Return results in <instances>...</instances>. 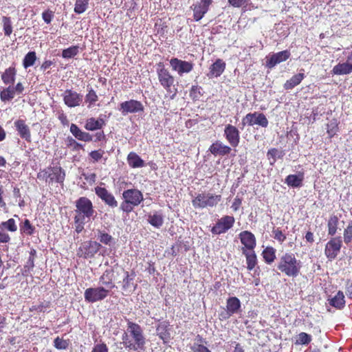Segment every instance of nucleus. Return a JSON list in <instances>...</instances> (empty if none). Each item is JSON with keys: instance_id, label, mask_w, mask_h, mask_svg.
Wrapping results in <instances>:
<instances>
[{"instance_id": "obj_1", "label": "nucleus", "mask_w": 352, "mask_h": 352, "mask_svg": "<svg viewBox=\"0 0 352 352\" xmlns=\"http://www.w3.org/2000/svg\"><path fill=\"white\" fill-rule=\"evenodd\" d=\"M126 330L122 336V344L129 351L145 350L146 338L142 327L132 321L127 320Z\"/></svg>"}, {"instance_id": "obj_2", "label": "nucleus", "mask_w": 352, "mask_h": 352, "mask_svg": "<svg viewBox=\"0 0 352 352\" xmlns=\"http://www.w3.org/2000/svg\"><path fill=\"white\" fill-rule=\"evenodd\" d=\"M276 268L283 274L296 278L300 274L302 262L294 253L287 252L279 256Z\"/></svg>"}, {"instance_id": "obj_3", "label": "nucleus", "mask_w": 352, "mask_h": 352, "mask_svg": "<svg viewBox=\"0 0 352 352\" xmlns=\"http://www.w3.org/2000/svg\"><path fill=\"white\" fill-rule=\"evenodd\" d=\"M221 200L220 195H214L210 192L199 193L192 201L195 208H204L216 206Z\"/></svg>"}, {"instance_id": "obj_4", "label": "nucleus", "mask_w": 352, "mask_h": 352, "mask_svg": "<svg viewBox=\"0 0 352 352\" xmlns=\"http://www.w3.org/2000/svg\"><path fill=\"white\" fill-rule=\"evenodd\" d=\"M241 307V303L237 297H229L226 300V308H223V310L219 313V319L221 321L228 320L232 316L239 313Z\"/></svg>"}, {"instance_id": "obj_5", "label": "nucleus", "mask_w": 352, "mask_h": 352, "mask_svg": "<svg viewBox=\"0 0 352 352\" xmlns=\"http://www.w3.org/2000/svg\"><path fill=\"white\" fill-rule=\"evenodd\" d=\"M110 294L104 287H89L85 289L84 298L86 302L94 303L102 301L109 296Z\"/></svg>"}, {"instance_id": "obj_6", "label": "nucleus", "mask_w": 352, "mask_h": 352, "mask_svg": "<svg viewBox=\"0 0 352 352\" xmlns=\"http://www.w3.org/2000/svg\"><path fill=\"white\" fill-rule=\"evenodd\" d=\"M101 245L93 241H88L82 243L77 251V255L84 258H89L100 250Z\"/></svg>"}, {"instance_id": "obj_7", "label": "nucleus", "mask_w": 352, "mask_h": 352, "mask_svg": "<svg viewBox=\"0 0 352 352\" xmlns=\"http://www.w3.org/2000/svg\"><path fill=\"white\" fill-rule=\"evenodd\" d=\"M157 74L160 85L168 91L173 85L175 78L170 74L169 71L164 67V65L160 63L157 65Z\"/></svg>"}, {"instance_id": "obj_8", "label": "nucleus", "mask_w": 352, "mask_h": 352, "mask_svg": "<svg viewBox=\"0 0 352 352\" xmlns=\"http://www.w3.org/2000/svg\"><path fill=\"white\" fill-rule=\"evenodd\" d=\"M340 237L331 238L325 245L324 254L329 261L334 260L340 252L342 248Z\"/></svg>"}, {"instance_id": "obj_9", "label": "nucleus", "mask_w": 352, "mask_h": 352, "mask_svg": "<svg viewBox=\"0 0 352 352\" xmlns=\"http://www.w3.org/2000/svg\"><path fill=\"white\" fill-rule=\"evenodd\" d=\"M242 124L243 126L245 124L249 126L257 124L265 128L268 126L269 122L266 116L263 113L254 112L248 113L243 118Z\"/></svg>"}, {"instance_id": "obj_10", "label": "nucleus", "mask_w": 352, "mask_h": 352, "mask_svg": "<svg viewBox=\"0 0 352 352\" xmlns=\"http://www.w3.org/2000/svg\"><path fill=\"white\" fill-rule=\"evenodd\" d=\"M118 110L122 115L126 116L129 113H135L144 111V106L141 102L135 100H130L120 104Z\"/></svg>"}, {"instance_id": "obj_11", "label": "nucleus", "mask_w": 352, "mask_h": 352, "mask_svg": "<svg viewBox=\"0 0 352 352\" xmlns=\"http://www.w3.org/2000/svg\"><path fill=\"white\" fill-rule=\"evenodd\" d=\"M170 65L173 70L177 72L179 76H182L184 74L190 73L194 65L191 62L182 60L177 58H173L170 60Z\"/></svg>"}, {"instance_id": "obj_12", "label": "nucleus", "mask_w": 352, "mask_h": 352, "mask_svg": "<svg viewBox=\"0 0 352 352\" xmlns=\"http://www.w3.org/2000/svg\"><path fill=\"white\" fill-rule=\"evenodd\" d=\"M291 56V52L286 50L277 53H274L267 58L266 66L272 69L276 65L287 60Z\"/></svg>"}, {"instance_id": "obj_13", "label": "nucleus", "mask_w": 352, "mask_h": 352, "mask_svg": "<svg viewBox=\"0 0 352 352\" xmlns=\"http://www.w3.org/2000/svg\"><path fill=\"white\" fill-rule=\"evenodd\" d=\"M224 136L232 146L236 147L239 145L240 132L236 126L227 124L224 129Z\"/></svg>"}, {"instance_id": "obj_14", "label": "nucleus", "mask_w": 352, "mask_h": 352, "mask_svg": "<svg viewBox=\"0 0 352 352\" xmlns=\"http://www.w3.org/2000/svg\"><path fill=\"white\" fill-rule=\"evenodd\" d=\"M63 101L68 107H76L82 101V95L71 89H67L63 94Z\"/></svg>"}, {"instance_id": "obj_15", "label": "nucleus", "mask_w": 352, "mask_h": 352, "mask_svg": "<svg viewBox=\"0 0 352 352\" xmlns=\"http://www.w3.org/2000/svg\"><path fill=\"white\" fill-rule=\"evenodd\" d=\"M77 212L82 214L83 218H90L94 212L92 204L86 197H80L76 201Z\"/></svg>"}, {"instance_id": "obj_16", "label": "nucleus", "mask_w": 352, "mask_h": 352, "mask_svg": "<svg viewBox=\"0 0 352 352\" xmlns=\"http://www.w3.org/2000/svg\"><path fill=\"white\" fill-rule=\"evenodd\" d=\"M95 192L97 196L109 207L116 208L118 206V202L113 195L109 192L105 188L97 186L95 188Z\"/></svg>"}, {"instance_id": "obj_17", "label": "nucleus", "mask_w": 352, "mask_h": 352, "mask_svg": "<svg viewBox=\"0 0 352 352\" xmlns=\"http://www.w3.org/2000/svg\"><path fill=\"white\" fill-rule=\"evenodd\" d=\"M332 72L336 75H347L352 73V51L347 56L345 62L339 63L333 67Z\"/></svg>"}, {"instance_id": "obj_18", "label": "nucleus", "mask_w": 352, "mask_h": 352, "mask_svg": "<svg viewBox=\"0 0 352 352\" xmlns=\"http://www.w3.org/2000/svg\"><path fill=\"white\" fill-rule=\"evenodd\" d=\"M122 197L128 203L133 206H138L143 201V195L138 189H128L123 192Z\"/></svg>"}, {"instance_id": "obj_19", "label": "nucleus", "mask_w": 352, "mask_h": 352, "mask_svg": "<svg viewBox=\"0 0 352 352\" xmlns=\"http://www.w3.org/2000/svg\"><path fill=\"white\" fill-rule=\"evenodd\" d=\"M100 287H104L110 294L111 291L116 287L113 282V270H106L99 278Z\"/></svg>"}, {"instance_id": "obj_20", "label": "nucleus", "mask_w": 352, "mask_h": 352, "mask_svg": "<svg viewBox=\"0 0 352 352\" xmlns=\"http://www.w3.org/2000/svg\"><path fill=\"white\" fill-rule=\"evenodd\" d=\"M239 239L241 243L244 245L243 250H252L255 248L256 243L254 235L249 231H243L239 234Z\"/></svg>"}, {"instance_id": "obj_21", "label": "nucleus", "mask_w": 352, "mask_h": 352, "mask_svg": "<svg viewBox=\"0 0 352 352\" xmlns=\"http://www.w3.org/2000/svg\"><path fill=\"white\" fill-rule=\"evenodd\" d=\"M209 5L205 4L202 1L197 2L190 6L193 11V18L195 21H200L209 10Z\"/></svg>"}, {"instance_id": "obj_22", "label": "nucleus", "mask_w": 352, "mask_h": 352, "mask_svg": "<svg viewBox=\"0 0 352 352\" xmlns=\"http://www.w3.org/2000/svg\"><path fill=\"white\" fill-rule=\"evenodd\" d=\"M14 126L18 134L22 139L27 142H31V132L30 127L25 124L23 120H17L14 122Z\"/></svg>"}, {"instance_id": "obj_23", "label": "nucleus", "mask_w": 352, "mask_h": 352, "mask_svg": "<svg viewBox=\"0 0 352 352\" xmlns=\"http://www.w3.org/2000/svg\"><path fill=\"white\" fill-rule=\"evenodd\" d=\"M49 182H56L57 183H63L65 177V170L60 166H53L49 168Z\"/></svg>"}, {"instance_id": "obj_24", "label": "nucleus", "mask_w": 352, "mask_h": 352, "mask_svg": "<svg viewBox=\"0 0 352 352\" xmlns=\"http://www.w3.org/2000/svg\"><path fill=\"white\" fill-rule=\"evenodd\" d=\"M226 69V63L225 62L220 58L216 60V61L211 65L210 67L209 73L207 74L209 78H212L214 77H219L221 75V74L224 72Z\"/></svg>"}, {"instance_id": "obj_25", "label": "nucleus", "mask_w": 352, "mask_h": 352, "mask_svg": "<svg viewBox=\"0 0 352 352\" xmlns=\"http://www.w3.org/2000/svg\"><path fill=\"white\" fill-rule=\"evenodd\" d=\"M169 326V322L165 320L160 322L156 327L157 335L164 343H166L170 338Z\"/></svg>"}, {"instance_id": "obj_26", "label": "nucleus", "mask_w": 352, "mask_h": 352, "mask_svg": "<svg viewBox=\"0 0 352 352\" xmlns=\"http://www.w3.org/2000/svg\"><path fill=\"white\" fill-rule=\"evenodd\" d=\"M124 272V278L122 281V290L126 292L131 289L132 287L133 290L136 288L137 285L133 283V279L135 276V272L132 271L131 274H129L128 271H125L124 269H122Z\"/></svg>"}, {"instance_id": "obj_27", "label": "nucleus", "mask_w": 352, "mask_h": 352, "mask_svg": "<svg viewBox=\"0 0 352 352\" xmlns=\"http://www.w3.org/2000/svg\"><path fill=\"white\" fill-rule=\"evenodd\" d=\"M209 151L212 154L214 155H225L230 153L231 148L223 144L219 141H217L210 146Z\"/></svg>"}, {"instance_id": "obj_28", "label": "nucleus", "mask_w": 352, "mask_h": 352, "mask_svg": "<svg viewBox=\"0 0 352 352\" xmlns=\"http://www.w3.org/2000/svg\"><path fill=\"white\" fill-rule=\"evenodd\" d=\"M71 133L78 140L90 142L92 140V135L87 132L82 131L76 124H72L70 126Z\"/></svg>"}, {"instance_id": "obj_29", "label": "nucleus", "mask_w": 352, "mask_h": 352, "mask_svg": "<svg viewBox=\"0 0 352 352\" xmlns=\"http://www.w3.org/2000/svg\"><path fill=\"white\" fill-rule=\"evenodd\" d=\"M16 69L14 66H10L6 69L1 74V78L5 85H12L16 79Z\"/></svg>"}, {"instance_id": "obj_30", "label": "nucleus", "mask_w": 352, "mask_h": 352, "mask_svg": "<svg viewBox=\"0 0 352 352\" xmlns=\"http://www.w3.org/2000/svg\"><path fill=\"white\" fill-rule=\"evenodd\" d=\"M105 124L104 120L101 117H99L98 119L89 118L86 120L85 128L87 131H93L102 129Z\"/></svg>"}, {"instance_id": "obj_31", "label": "nucleus", "mask_w": 352, "mask_h": 352, "mask_svg": "<svg viewBox=\"0 0 352 352\" xmlns=\"http://www.w3.org/2000/svg\"><path fill=\"white\" fill-rule=\"evenodd\" d=\"M329 303L338 309H343L346 303L344 293L342 291H338L333 298L329 299Z\"/></svg>"}, {"instance_id": "obj_32", "label": "nucleus", "mask_w": 352, "mask_h": 352, "mask_svg": "<svg viewBox=\"0 0 352 352\" xmlns=\"http://www.w3.org/2000/svg\"><path fill=\"white\" fill-rule=\"evenodd\" d=\"M234 221H217V223L212 227L211 232L214 234L225 233L233 226Z\"/></svg>"}, {"instance_id": "obj_33", "label": "nucleus", "mask_w": 352, "mask_h": 352, "mask_svg": "<svg viewBox=\"0 0 352 352\" xmlns=\"http://www.w3.org/2000/svg\"><path fill=\"white\" fill-rule=\"evenodd\" d=\"M243 254L246 258L247 268L248 270H252L257 265V258L254 250H243Z\"/></svg>"}, {"instance_id": "obj_34", "label": "nucleus", "mask_w": 352, "mask_h": 352, "mask_svg": "<svg viewBox=\"0 0 352 352\" xmlns=\"http://www.w3.org/2000/svg\"><path fill=\"white\" fill-rule=\"evenodd\" d=\"M304 73H298L296 75H294L290 79L287 80L285 82L283 85L284 89L286 90L293 89L296 86L298 85L304 79Z\"/></svg>"}, {"instance_id": "obj_35", "label": "nucleus", "mask_w": 352, "mask_h": 352, "mask_svg": "<svg viewBox=\"0 0 352 352\" xmlns=\"http://www.w3.org/2000/svg\"><path fill=\"white\" fill-rule=\"evenodd\" d=\"M129 165L132 168H141L144 166V162L134 152H131L127 156Z\"/></svg>"}, {"instance_id": "obj_36", "label": "nucleus", "mask_w": 352, "mask_h": 352, "mask_svg": "<svg viewBox=\"0 0 352 352\" xmlns=\"http://www.w3.org/2000/svg\"><path fill=\"white\" fill-rule=\"evenodd\" d=\"M262 255L265 262L271 264L276 259V250L272 247H267L263 250Z\"/></svg>"}, {"instance_id": "obj_37", "label": "nucleus", "mask_w": 352, "mask_h": 352, "mask_svg": "<svg viewBox=\"0 0 352 352\" xmlns=\"http://www.w3.org/2000/svg\"><path fill=\"white\" fill-rule=\"evenodd\" d=\"M15 95L16 94L12 86L9 85L0 92V99L2 102H6L12 100L14 98Z\"/></svg>"}, {"instance_id": "obj_38", "label": "nucleus", "mask_w": 352, "mask_h": 352, "mask_svg": "<svg viewBox=\"0 0 352 352\" xmlns=\"http://www.w3.org/2000/svg\"><path fill=\"white\" fill-rule=\"evenodd\" d=\"M36 60V55L35 52H29L24 57L23 60V66L27 69L33 66Z\"/></svg>"}, {"instance_id": "obj_39", "label": "nucleus", "mask_w": 352, "mask_h": 352, "mask_svg": "<svg viewBox=\"0 0 352 352\" xmlns=\"http://www.w3.org/2000/svg\"><path fill=\"white\" fill-rule=\"evenodd\" d=\"M302 177L296 175H289L285 179V182L289 186L299 187L301 186Z\"/></svg>"}, {"instance_id": "obj_40", "label": "nucleus", "mask_w": 352, "mask_h": 352, "mask_svg": "<svg viewBox=\"0 0 352 352\" xmlns=\"http://www.w3.org/2000/svg\"><path fill=\"white\" fill-rule=\"evenodd\" d=\"M2 24L4 34L7 36H10L12 33V23L10 17L3 16L2 17Z\"/></svg>"}, {"instance_id": "obj_41", "label": "nucleus", "mask_w": 352, "mask_h": 352, "mask_svg": "<svg viewBox=\"0 0 352 352\" xmlns=\"http://www.w3.org/2000/svg\"><path fill=\"white\" fill-rule=\"evenodd\" d=\"M311 336L305 333H300L296 338L295 344H308L311 342Z\"/></svg>"}, {"instance_id": "obj_42", "label": "nucleus", "mask_w": 352, "mask_h": 352, "mask_svg": "<svg viewBox=\"0 0 352 352\" xmlns=\"http://www.w3.org/2000/svg\"><path fill=\"white\" fill-rule=\"evenodd\" d=\"M283 152L276 148H271L267 151V156L271 165L274 164L277 158L283 157Z\"/></svg>"}, {"instance_id": "obj_43", "label": "nucleus", "mask_w": 352, "mask_h": 352, "mask_svg": "<svg viewBox=\"0 0 352 352\" xmlns=\"http://www.w3.org/2000/svg\"><path fill=\"white\" fill-rule=\"evenodd\" d=\"M79 47L77 45L71 46L62 52V56L64 58H71L76 56L79 52Z\"/></svg>"}, {"instance_id": "obj_44", "label": "nucleus", "mask_w": 352, "mask_h": 352, "mask_svg": "<svg viewBox=\"0 0 352 352\" xmlns=\"http://www.w3.org/2000/svg\"><path fill=\"white\" fill-rule=\"evenodd\" d=\"M70 341L69 339L64 340L59 337H56L54 340V346L58 350L67 349L69 347Z\"/></svg>"}, {"instance_id": "obj_45", "label": "nucleus", "mask_w": 352, "mask_h": 352, "mask_svg": "<svg viewBox=\"0 0 352 352\" xmlns=\"http://www.w3.org/2000/svg\"><path fill=\"white\" fill-rule=\"evenodd\" d=\"M89 0H76L74 7V12L77 14H82L87 9Z\"/></svg>"}, {"instance_id": "obj_46", "label": "nucleus", "mask_w": 352, "mask_h": 352, "mask_svg": "<svg viewBox=\"0 0 352 352\" xmlns=\"http://www.w3.org/2000/svg\"><path fill=\"white\" fill-rule=\"evenodd\" d=\"M98 100V97L96 91L90 88L88 93L85 96V102L89 103L88 107L90 108Z\"/></svg>"}, {"instance_id": "obj_47", "label": "nucleus", "mask_w": 352, "mask_h": 352, "mask_svg": "<svg viewBox=\"0 0 352 352\" xmlns=\"http://www.w3.org/2000/svg\"><path fill=\"white\" fill-rule=\"evenodd\" d=\"M98 238L100 240V243L108 245H111L113 241V238L111 235H109L107 233L102 232L101 231H98Z\"/></svg>"}, {"instance_id": "obj_48", "label": "nucleus", "mask_w": 352, "mask_h": 352, "mask_svg": "<svg viewBox=\"0 0 352 352\" xmlns=\"http://www.w3.org/2000/svg\"><path fill=\"white\" fill-rule=\"evenodd\" d=\"M50 307V302H41L38 305H32L30 307V312L36 311L37 313L43 312Z\"/></svg>"}, {"instance_id": "obj_49", "label": "nucleus", "mask_w": 352, "mask_h": 352, "mask_svg": "<svg viewBox=\"0 0 352 352\" xmlns=\"http://www.w3.org/2000/svg\"><path fill=\"white\" fill-rule=\"evenodd\" d=\"M36 255V251L34 249H32L30 252V256L27 261L25 268H28V270H32L34 267V259Z\"/></svg>"}, {"instance_id": "obj_50", "label": "nucleus", "mask_w": 352, "mask_h": 352, "mask_svg": "<svg viewBox=\"0 0 352 352\" xmlns=\"http://www.w3.org/2000/svg\"><path fill=\"white\" fill-rule=\"evenodd\" d=\"M104 154V151L101 149L93 151L89 153V156L94 163L99 162Z\"/></svg>"}, {"instance_id": "obj_51", "label": "nucleus", "mask_w": 352, "mask_h": 352, "mask_svg": "<svg viewBox=\"0 0 352 352\" xmlns=\"http://www.w3.org/2000/svg\"><path fill=\"white\" fill-rule=\"evenodd\" d=\"M14 222L15 221H2L0 225V231H1V230H7L11 232L16 231L17 228Z\"/></svg>"}, {"instance_id": "obj_52", "label": "nucleus", "mask_w": 352, "mask_h": 352, "mask_svg": "<svg viewBox=\"0 0 352 352\" xmlns=\"http://www.w3.org/2000/svg\"><path fill=\"white\" fill-rule=\"evenodd\" d=\"M272 233L274 238L280 243H283L286 239V236L279 228H274Z\"/></svg>"}, {"instance_id": "obj_53", "label": "nucleus", "mask_w": 352, "mask_h": 352, "mask_svg": "<svg viewBox=\"0 0 352 352\" xmlns=\"http://www.w3.org/2000/svg\"><path fill=\"white\" fill-rule=\"evenodd\" d=\"M352 241V225L349 226L344 232V241L349 244Z\"/></svg>"}, {"instance_id": "obj_54", "label": "nucleus", "mask_w": 352, "mask_h": 352, "mask_svg": "<svg viewBox=\"0 0 352 352\" xmlns=\"http://www.w3.org/2000/svg\"><path fill=\"white\" fill-rule=\"evenodd\" d=\"M21 230L25 234L31 235L34 232V228L30 224V221H24Z\"/></svg>"}, {"instance_id": "obj_55", "label": "nucleus", "mask_w": 352, "mask_h": 352, "mask_svg": "<svg viewBox=\"0 0 352 352\" xmlns=\"http://www.w3.org/2000/svg\"><path fill=\"white\" fill-rule=\"evenodd\" d=\"M91 352H109V349L105 343L102 342L95 344Z\"/></svg>"}, {"instance_id": "obj_56", "label": "nucleus", "mask_w": 352, "mask_h": 352, "mask_svg": "<svg viewBox=\"0 0 352 352\" xmlns=\"http://www.w3.org/2000/svg\"><path fill=\"white\" fill-rule=\"evenodd\" d=\"M242 204V198L237 195L236 197L234 198L233 203L231 206V208L233 211L236 212L238 211Z\"/></svg>"}, {"instance_id": "obj_57", "label": "nucleus", "mask_w": 352, "mask_h": 352, "mask_svg": "<svg viewBox=\"0 0 352 352\" xmlns=\"http://www.w3.org/2000/svg\"><path fill=\"white\" fill-rule=\"evenodd\" d=\"M53 17H54V12H52L51 10H47L46 11H44L42 13V18H43V21L47 24H49L51 23Z\"/></svg>"}, {"instance_id": "obj_58", "label": "nucleus", "mask_w": 352, "mask_h": 352, "mask_svg": "<svg viewBox=\"0 0 352 352\" xmlns=\"http://www.w3.org/2000/svg\"><path fill=\"white\" fill-rule=\"evenodd\" d=\"M228 3L234 8H240L247 4L250 0H228Z\"/></svg>"}, {"instance_id": "obj_59", "label": "nucleus", "mask_w": 352, "mask_h": 352, "mask_svg": "<svg viewBox=\"0 0 352 352\" xmlns=\"http://www.w3.org/2000/svg\"><path fill=\"white\" fill-rule=\"evenodd\" d=\"M345 293L349 299H352V280L348 279L346 282Z\"/></svg>"}, {"instance_id": "obj_60", "label": "nucleus", "mask_w": 352, "mask_h": 352, "mask_svg": "<svg viewBox=\"0 0 352 352\" xmlns=\"http://www.w3.org/2000/svg\"><path fill=\"white\" fill-rule=\"evenodd\" d=\"M337 125L335 122H331L327 124V133L330 137L333 136L336 133Z\"/></svg>"}, {"instance_id": "obj_61", "label": "nucleus", "mask_w": 352, "mask_h": 352, "mask_svg": "<svg viewBox=\"0 0 352 352\" xmlns=\"http://www.w3.org/2000/svg\"><path fill=\"white\" fill-rule=\"evenodd\" d=\"M49 168L47 169H45L41 172H39L37 175V178L38 179L45 180V182H47L49 179Z\"/></svg>"}, {"instance_id": "obj_62", "label": "nucleus", "mask_w": 352, "mask_h": 352, "mask_svg": "<svg viewBox=\"0 0 352 352\" xmlns=\"http://www.w3.org/2000/svg\"><path fill=\"white\" fill-rule=\"evenodd\" d=\"M193 352H211L206 346L203 344H195L192 347Z\"/></svg>"}, {"instance_id": "obj_63", "label": "nucleus", "mask_w": 352, "mask_h": 352, "mask_svg": "<svg viewBox=\"0 0 352 352\" xmlns=\"http://www.w3.org/2000/svg\"><path fill=\"white\" fill-rule=\"evenodd\" d=\"M337 221H329V234L334 235L337 230Z\"/></svg>"}, {"instance_id": "obj_64", "label": "nucleus", "mask_w": 352, "mask_h": 352, "mask_svg": "<svg viewBox=\"0 0 352 352\" xmlns=\"http://www.w3.org/2000/svg\"><path fill=\"white\" fill-rule=\"evenodd\" d=\"M12 88L16 94L19 95L24 91V86L21 82H18L15 86H12Z\"/></svg>"}]
</instances>
